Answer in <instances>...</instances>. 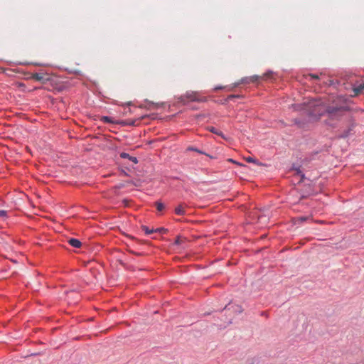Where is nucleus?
I'll list each match as a JSON object with an SVG mask.
<instances>
[{"label": "nucleus", "mask_w": 364, "mask_h": 364, "mask_svg": "<svg viewBox=\"0 0 364 364\" xmlns=\"http://www.w3.org/2000/svg\"><path fill=\"white\" fill-rule=\"evenodd\" d=\"M355 95L364 93V84L359 85L353 89Z\"/></svg>", "instance_id": "obj_7"}, {"label": "nucleus", "mask_w": 364, "mask_h": 364, "mask_svg": "<svg viewBox=\"0 0 364 364\" xmlns=\"http://www.w3.org/2000/svg\"><path fill=\"white\" fill-rule=\"evenodd\" d=\"M156 207L159 211H161L164 208V205L162 203L157 201L156 202Z\"/></svg>", "instance_id": "obj_12"}, {"label": "nucleus", "mask_w": 364, "mask_h": 364, "mask_svg": "<svg viewBox=\"0 0 364 364\" xmlns=\"http://www.w3.org/2000/svg\"><path fill=\"white\" fill-rule=\"evenodd\" d=\"M7 215V213L6 210H0V218H6Z\"/></svg>", "instance_id": "obj_17"}, {"label": "nucleus", "mask_w": 364, "mask_h": 364, "mask_svg": "<svg viewBox=\"0 0 364 364\" xmlns=\"http://www.w3.org/2000/svg\"><path fill=\"white\" fill-rule=\"evenodd\" d=\"M186 205L183 203L179 204L175 208V213L178 215H184L186 214L185 207Z\"/></svg>", "instance_id": "obj_5"}, {"label": "nucleus", "mask_w": 364, "mask_h": 364, "mask_svg": "<svg viewBox=\"0 0 364 364\" xmlns=\"http://www.w3.org/2000/svg\"><path fill=\"white\" fill-rule=\"evenodd\" d=\"M142 230L145 232L146 234L147 235H149L151 233H153L154 232V230L151 229L150 230L148 227L146 226H143L142 227Z\"/></svg>", "instance_id": "obj_13"}, {"label": "nucleus", "mask_w": 364, "mask_h": 364, "mask_svg": "<svg viewBox=\"0 0 364 364\" xmlns=\"http://www.w3.org/2000/svg\"><path fill=\"white\" fill-rule=\"evenodd\" d=\"M68 243L74 247H76V248H79L81 247L82 245V242L77 240V239H75V238H71L68 240Z\"/></svg>", "instance_id": "obj_6"}, {"label": "nucleus", "mask_w": 364, "mask_h": 364, "mask_svg": "<svg viewBox=\"0 0 364 364\" xmlns=\"http://www.w3.org/2000/svg\"><path fill=\"white\" fill-rule=\"evenodd\" d=\"M296 109L306 111L312 117H320L326 112L328 114V124L334 126L336 122L343 119H350L349 109L346 105H331L326 108L321 104L320 100H309L303 104L294 105Z\"/></svg>", "instance_id": "obj_1"}, {"label": "nucleus", "mask_w": 364, "mask_h": 364, "mask_svg": "<svg viewBox=\"0 0 364 364\" xmlns=\"http://www.w3.org/2000/svg\"><path fill=\"white\" fill-rule=\"evenodd\" d=\"M175 243L177 245H179L181 243L180 237H178L177 239L175 241Z\"/></svg>", "instance_id": "obj_20"}, {"label": "nucleus", "mask_w": 364, "mask_h": 364, "mask_svg": "<svg viewBox=\"0 0 364 364\" xmlns=\"http://www.w3.org/2000/svg\"><path fill=\"white\" fill-rule=\"evenodd\" d=\"M223 87H215L214 88L215 90H220V89H223Z\"/></svg>", "instance_id": "obj_22"}, {"label": "nucleus", "mask_w": 364, "mask_h": 364, "mask_svg": "<svg viewBox=\"0 0 364 364\" xmlns=\"http://www.w3.org/2000/svg\"><path fill=\"white\" fill-rule=\"evenodd\" d=\"M167 229H165L164 228H157L156 230H154V232H159L160 233H166L167 232Z\"/></svg>", "instance_id": "obj_15"}, {"label": "nucleus", "mask_w": 364, "mask_h": 364, "mask_svg": "<svg viewBox=\"0 0 364 364\" xmlns=\"http://www.w3.org/2000/svg\"><path fill=\"white\" fill-rule=\"evenodd\" d=\"M102 120L105 122H107V123H113L114 122L112 120V119L109 117H103L102 118Z\"/></svg>", "instance_id": "obj_14"}, {"label": "nucleus", "mask_w": 364, "mask_h": 364, "mask_svg": "<svg viewBox=\"0 0 364 364\" xmlns=\"http://www.w3.org/2000/svg\"><path fill=\"white\" fill-rule=\"evenodd\" d=\"M311 217H305V216L298 217V218H296L294 219V224H300L304 221H306V220H311Z\"/></svg>", "instance_id": "obj_8"}, {"label": "nucleus", "mask_w": 364, "mask_h": 364, "mask_svg": "<svg viewBox=\"0 0 364 364\" xmlns=\"http://www.w3.org/2000/svg\"><path fill=\"white\" fill-rule=\"evenodd\" d=\"M272 75V72H268V73H264V75H253V76H251L250 77H245V78H243L242 79V83H250V82H255L258 80H267L269 77H270Z\"/></svg>", "instance_id": "obj_2"}, {"label": "nucleus", "mask_w": 364, "mask_h": 364, "mask_svg": "<svg viewBox=\"0 0 364 364\" xmlns=\"http://www.w3.org/2000/svg\"><path fill=\"white\" fill-rule=\"evenodd\" d=\"M130 156H129V154L125 153V152H122V153L120 154V157H121V158H122V159H129V157H130Z\"/></svg>", "instance_id": "obj_16"}, {"label": "nucleus", "mask_w": 364, "mask_h": 364, "mask_svg": "<svg viewBox=\"0 0 364 364\" xmlns=\"http://www.w3.org/2000/svg\"><path fill=\"white\" fill-rule=\"evenodd\" d=\"M235 97H238V96H237V95H230V96L228 97V99H232V98H235Z\"/></svg>", "instance_id": "obj_21"}, {"label": "nucleus", "mask_w": 364, "mask_h": 364, "mask_svg": "<svg viewBox=\"0 0 364 364\" xmlns=\"http://www.w3.org/2000/svg\"><path fill=\"white\" fill-rule=\"evenodd\" d=\"M354 124L353 123H350L348 130L346 132H345L343 134H342V136L343 137H346L349 135L350 131L353 129V128L354 127Z\"/></svg>", "instance_id": "obj_11"}, {"label": "nucleus", "mask_w": 364, "mask_h": 364, "mask_svg": "<svg viewBox=\"0 0 364 364\" xmlns=\"http://www.w3.org/2000/svg\"><path fill=\"white\" fill-rule=\"evenodd\" d=\"M36 65H41V64L39 63H35Z\"/></svg>", "instance_id": "obj_23"}, {"label": "nucleus", "mask_w": 364, "mask_h": 364, "mask_svg": "<svg viewBox=\"0 0 364 364\" xmlns=\"http://www.w3.org/2000/svg\"><path fill=\"white\" fill-rule=\"evenodd\" d=\"M309 77L312 79H316V80L318 79V75H315V74H310Z\"/></svg>", "instance_id": "obj_19"}, {"label": "nucleus", "mask_w": 364, "mask_h": 364, "mask_svg": "<svg viewBox=\"0 0 364 364\" xmlns=\"http://www.w3.org/2000/svg\"><path fill=\"white\" fill-rule=\"evenodd\" d=\"M183 97L191 102H205L207 100L206 97H200L198 92L192 91L187 92Z\"/></svg>", "instance_id": "obj_4"}, {"label": "nucleus", "mask_w": 364, "mask_h": 364, "mask_svg": "<svg viewBox=\"0 0 364 364\" xmlns=\"http://www.w3.org/2000/svg\"><path fill=\"white\" fill-rule=\"evenodd\" d=\"M129 160L132 161V162H134V164H137L138 163V160L136 157H134V156H130L129 157Z\"/></svg>", "instance_id": "obj_18"}, {"label": "nucleus", "mask_w": 364, "mask_h": 364, "mask_svg": "<svg viewBox=\"0 0 364 364\" xmlns=\"http://www.w3.org/2000/svg\"><path fill=\"white\" fill-rule=\"evenodd\" d=\"M245 161L248 163H254L257 165H261V164L256 159L250 156L245 158Z\"/></svg>", "instance_id": "obj_10"}, {"label": "nucleus", "mask_w": 364, "mask_h": 364, "mask_svg": "<svg viewBox=\"0 0 364 364\" xmlns=\"http://www.w3.org/2000/svg\"><path fill=\"white\" fill-rule=\"evenodd\" d=\"M28 80H33L36 81L41 82L42 83H46V82L49 81L50 78L48 77V75L46 73H32L28 77Z\"/></svg>", "instance_id": "obj_3"}, {"label": "nucleus", "mask_w": 364, "mask_h": 364, "mask_svg": "<svg viewBox=\"0 0 364 364\" xmlns=\"http://www.w3.org/2000/svg\"><path fill=\"white\" fill-rule=\"evenodd\" d=\"M207 129H208V131H210V132H212V133H214V134H217V135H219V136H223V133H222L221 132L218 131V130L216 128H215L214 127H208L207 128Z\"/></svg>", "instance_id": "obj_9"}]
</instances>
